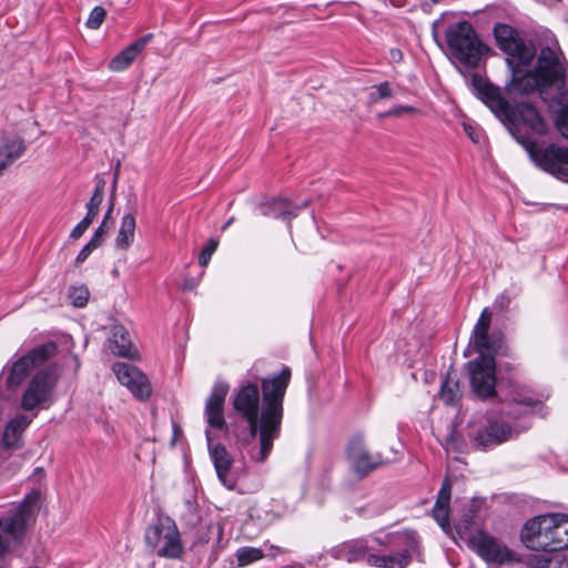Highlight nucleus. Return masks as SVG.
I'll list each match as a JSON object with an SVG mask.
<instances>
[{
  "mask_svg": "<svg viewBox=\"0 0 568 568\" xmlns=\"http://www.w3.org/2000/svg\"><path fill=\"white\" fill-rule=\"evenodd\" d=\"M39 510L38 499H22L18 507L0 518V558L22 542Z\"/></svg>",
  "mask_w": 568,
  "mask_h": 568,
  "instance_id": "nucleus-3",
  "label": "nucleus"
},
{
  "mask_svg": "<svg viewBox=\"0 0 568 568\" xmlns=\"http://www.w3.org/2000/svg\"><path fill=\"white\" fill-rule=\"evenodd\" d=\"M26 151L24 140L17 134L0 135V175L22 156Z\"/></svg>",
  "mask_w": 568,
  "mask_h": 568,
  "instance_id": "nucleus-20",
  "label": "nucleus"
},
{
  "mask_svg": "<svg viewBox=\"0 0 568 568\" xmlns=\"http://www.w3.org/2000/svg\"><path fill=\"white\" fill-rule=\"evenodd\" d=\"M473 392L480 398L496 395V362L494 354L479 355L467 364Z\"/></svg>",
  "mask_w": 568,
  "mask_h": 568,
  "instance_id": "nucleus-8",
  "label": "nucleus"
},
{
  "mask_svg": "<svg viewBox=\"0 0 568 568\" xmlns=\"http://www.w3.org/2000/svg\"><path fill=\"white\" fill-rule=\"evenodd\" d=\"M215 529L217 530L219 537H221L223 529L220 526L215 527L213 523H209L205 524L204 526H201L197 529L196 535L194 537L193 546L206 545L211 540V537Z\"/></svg>",
  "mask_w": 568,
  "mask_h": 568,
  "instance_id": "nucleus-36",
  "label": "nucleus"
},
{
  "mask_svg": "<svg viewBox=\"0 0 568 568\" xmlns=\"http://www.w3.org/2000/svg\"><path fill=\"white\" fill-rule=\"evenodd\" d=\"M219 245V242L214 239H210L206 245L202 248L200 256H199V264L201 266H206L213 255V253L216 251Z\"/></svg>",
  "mask_w": 568,
  "mask_h": 568,
  "instance_id": "nucleus-41",
  "label": "nucleus"
},
{
  "mask_svg": "<svg viewBox=\"0 0 568 568\" xmlns=\"http://www.w3.org/2000/svg\"><path fill=\"white\" fill-rule=\"evenodd\" d=\"M291 379V371L284 367L278 374L263 378L262 403L256 383H243L234 398L233 408L247 423L248 429L236 434L242 452L254 463H264L270 456L274 440L281 435L283 400Z\"/></svg>",
  "mask_w": 568,
  "mask_h": 568,
  "instance_id": "nucleus-1",
  "label": "nucleus"
},
{
  "mask_svg": "<svg viewBox=\"0 0 568 568\" xmlns=\"http://www.w3.org/2000/svg\"><path fill=\"white\" fill-rule=\"evenodd\" d=\"M307 206V202H303L302 205H293L290 201L284 199H273L268 202L262 203L258 207L260 213L264 216L274 219H283L291 221L292 217L296 216L298 212Z\"/></svg>",
  "mask_w": 568,
  "mask_h": 568,
  "instance_id": "nucleus-23",
  "label": "nucleus"
},
{
  "mask_svg": "<svg viewBox=\"0 0 568 568\" xmlns=\"http://www.w3.org/2000/svg\"><path fill=\"white\" fill-rule=\"evenodd\" d=\"M99 246L95 245V240L94 241H89L83 247L82 250L79 252V254L77 255L75 257V263L77 264H81L83 263L88 257L89 255L95 250L98 248Z\"/></svg>",
  "mask_w": 568,
  "mask_h": 568,
  "instance_id": "nucleus-45",
  "label": "nucleus"
},
{
  "mask_svg": "<svg viewBox=\"0 0 568 568\" xmlns=\"http://www.w3.org/2000/svg\"><path fill=\"white\" fill-rule=\"evenodd\" d=\"M477 554L487 562L510 564L515 554L500 540L489 535L479 534L473 539Z\"/></svg>",
  "mask_w": 568,
  "mask_h": 568,
  "instance_id": "nucleus-14",
  "label": "nucleus"
},
{
  "mask_svg": "<svg viewBox=\"0 0 568 568\" xmlns=\"http://www.w3.org/2000/svg\"><path fill=\"white\" fill-rule=\"evenodd\" d=\"M105 184H106V182L103 178L97 176L93 194L85 205V207H87L85 216L90 217L93 221L98 216L100 205L104 199Z\"/></svg>",
  "mask_w": 568,
  "mask_h": 568,
  "instance_id": "nucleus-31",
  "label": "nucleus"
},
{
  "mask_svg": "<svg viewBox=\"0 0 568 568\" xmlns=\"http://www.w3.org/2000/svg\"><path fill=\"white\" fill-rule=\"evenodd\" d=\"M446 41L450 54L467 67H476L487 51V47L468 21L449 26L446 30Z\"/></svg>",
  "mask_w": 568,
  "mask_h": 568,
  "instance_id": "nucleus-5",
  "label": "nucleus"
},
{
  "mask_svg": "<svg viewBox=\"0 0 568 568\" xmlns=\"http://www.w3.org/2000/svg\"><path fill=\"white\" fill-rule=\"evenodd\" d=\"M93 223V220H91L88 216H84L71 231L70 237L73 240L80 239L85 231L90 227V225Z\"/></svg>",
  "mask_w": 568,
  "mask_h": 568,
  "instance_id": "nucleus-43",
  "label": "nucleus"
},
{
  "mask_svg": "<svg viewBox=\"0 0 568 568\" xmlns=\"http://www.w3.org/2000/svg\"><path fill=\"white\" fill-rule=\"evenodd\" d=\"M550 108L556 113L555 124L558 131L568 139V87L552 98Z\"/></svg>",
  "mask_w": 568,
  "mask_h": 568,
  "instance_id": "nucleus-28",
  "label": "nucleus"
},
{
  "mask_svg": "<svg viewBox=\"0 0 568 568\" xmlns=\"http://www.w3.org/2000/svg\"><path fill=\"white\" fill-rule=\"evenodd\" d=\"M531 568H568V564L559 559L548 558L544 555H535L529 559Z\"/></svg>",
  "mask_w": 568,
  "mask_h": 568,
  "instance_id": "nucleus-35",
  "label": "nucleus"
},
{
  "mask_svg": "<svg viewBox=\"0 0 568 568\" xmlns=\"http://www.w3.org/2000/svg\"><path fill=\"white\" fill-rule=\"evenodd\" d=\"M348 459L354 470L361 476H365L383 465L382 456L379 454L372 455L361 436L352 438L348 446Z\"/></svg>",
  "mask_w": 568,
  "mask_h": 568,
  "instance_id": "nucleus-16",
  "label": "nucleus"
},
{
  "mask_svg": "<svg viewBox=\"0 0 568 568\" xmlns=\"http://www.w3.org/2000/svg\"><path fill=\"white\" fill-rule=\"evenodd\" d=\"M32 422V417L27 415H18L9 422L3 432V444L8 448H17L21 446L22 433Z\"/></svg>",
  "mask_w": 568,
  "mask_h": 568,
  "instance_id": "nucleus-27",
  "label": "nucleus"
},
{
  "mask_svg": "<svg viewBox=\"0 0 568 568\" xmlns=\"http://www.w3.org/2000/svg\"><path fill=\"white\" fill-rule=\"evenodd\" d=\"M112 371L118 381L139 400H145L151 396L152 387L149 378L134 365L129 363H115Z\"/></svg>",
  "mask_w": 568,
  "mask_h": 568,
  "instance_id": "nucleus-12",
  "label": "nucleus"
},
{
  "mask_svg": "<svg viewBox=\"0 0 568 568\" xmlns=\"http://www.w3.org/2000/svg\"><path fill=\"white\" fill-rule=\"evenodd\" d=\"M109 341L111 352L114 355L132 359L138 357V351L132 345L129 331L124 326L119 324L112 325Z\"/></svg>",
  "mask_w": 568,
  "mask_h": 568,
  "instance_id": "nucleus-24",
  "label": "nucleus"
},
{
  "mask_svg": "<svg viewBox=\"0 0 568 568\" xmlns=\"http://www.w3.org/2000/svg\"><path fill=\"white\" fill-rule=\"evenodd\" d=\"M230 386L225 382H216L206 399L204 415L209 427L222 430L225 427L224 403Z\"/></svg>",
  "mask_w": 568,
  "mask_h": 568,
  "instance_id": "nucleus-15",
  "label": "nucleus"
},
{
  "mask_svg": "<svg viewBox=\"0 0 568 568\" xmlns=\"http://www.w3.org/2000/svg\"><path fill=\"white\" fill-rule=\"evenodd\" d=\"M439 397L446 405H456L462 398V389L459 382L455 379L450 373L442 384Z\"/></svg>",
  "mask_w": 568,
  "mask_h": 568,
  "instance_id": "nucleus-30",
  "label": "nucleus"
},
{
  "mask_svg": "<svg viewBox=\"0 0 568 568\" xmlns=\"http://www.w3.org/2000/svg\"><path fill=\"white\" fill-rule=\"evenodd\" d=\"M237 567H246L265 557L264 550L256 547L244 546L236 549L234 554Z\"/></svg>",
  "mask_w": 568,
  "mask_h": 568,
  "instance_id": "nucleus-33",
  "label": "nucleus"
},
{
  "mask_svg": "<svg viewBox=\"0 0 568 568\" xmlns=\"http://www.w3.org/2000/svg\"><path fill=\"white\" fill-rule=\"evenodd\" d=\"M0 568H2V567H0Z\"/></svg>",
  "mask_w": 568,
  "mask_h": 568,
  "instance_id": "nucleus-57",
  "label": "nucleus"
},
{
  "mask_svg": "<svg viewBox=\"0 0 568 568\" xmlns=\"http://www.w3.org/2000/svg\"><path fill=\"white\" fill-rule=\"evenodd\" d=\"M550 532V513L528 519L521 530L520 540L529 549L547 551Z\"/></svg>",
  "mask_w": 568,
  "mask_h": 568,
  "instance_id": "nucleus-13",
  "label": "nucleus"
},
{
  "mask_svg": "<svg viewBox=\"0 0 568 568\" xmlns=\"http://www.w3.org/2000/svg\"><path fill=\"white\" fill-rule=\"evenodd\" d=\"M520 403L527 405V406H530L532 404V400L530 398H525L524 400H521Z\"/></svg>",
  "mask_w": 568,
  "mask_h": 568,
  "instance_id": "nucleus-55",
  "label": "nucleus"
},
{
  "mask_svg": "<svg viewBox=\"0 0 568 568\" xmlns=\"http://www.w3.org/2000/svg\"><path fill=\"white\" fill-rule=\"evenodd\" d=\"M206 439L210 447V454L211 458L213 460L216 474L219 476V479L222 481L224 486H226L229 489L234 488V484L229 480L227 475L232 465V458L230 457L227 450L222 445H215L211 447V438L210 433L206 430Z\"/></svg>",
  "mask_w": 568,
  "mask_h": 568,
  "instance_id": "nucleus-25",
  "label": "nucleus"
},
{
  "mask_svg": "<svg viewBox=\"0 0 568 568\" xmlns=\"http://www.w3.org/2000/svg\"><path fill=\"white\" fill-rule=\"evenodd\" d=\"M568 549V515L550 513V532L547 551Z\"/></svg>",
  "mask_w": 568,
  "mask_h": 568,
  "instance_id": "nucleus-21",
  "label": "nucleus"
},
{
  "mask_svg": "<svg viewBox=\"0 0 568 568\" xmlns=\"http://www.w3.org/2000/svg\"><path fill=\"white\" fill-rule=\"evenodd\" d=\"M108 233V226L104 225V222H101V224L98 226V229L94 231L92 237L90 241L95 240V245L100 246Z\"/></svg>",
  "mask_w": 568,
  "mask_h": 568,
  "instance_id": "nucleus-47",
  "label": "nucleus"
},
{
  "mask_svg": "<svg viewBox=\"0 0 568 568\" xmlns=\"http://www.w3.org/2000/svg\"><path fill=\"white\" fill-rule=\"evenodd\" d=\"M153 38L152 33H148L141 37L135 42L128 45L121 52H119L109 63V68L112 71L120 72L128 69L136 57L143 51L149 41Z\"/></svg>",
  "mask_w": 568,
  "mask_h": 568,
  "instance_id": "nucleus-22",
  "label": "nucleus"
},
{
  "mask_svg": "<svg viewBox=\"0 0 568 568\" xmlns=\"http://www.w3.org/2000/svg\"><path fill=\"white\" fill-rule=\"evenodd\" d=\"M491 322V312L485 307L473 329L471 341L479 355L494 354L496 351L495 342L489 337L488 332Z\"/></svg>",
  "mask_w": 568,
  "mask_h": 568,
  "instance_id": "nucleus-18",
  "label": "nucleus"
},
{
  "mask_svg": "<svg viewBox=\"0 0 568 568\" xmlns=\"http://www.w3.org/2000/svg\"><path fill=\"white\" fill-rule=\"evenodd\" d=\"M410 561V556L407 551L397 554L395 556H387L386 568H405Z\"/></svg>",
  "mask_w": 568,
  "mask_h": 568,
  "instance_id": "nucleus-42",
  "label": "nucleus"
},
{
  "mask_svg": "<svg viewBox=\"0 0 568 568\" xmlns=\"http://www.w3.org/2000/svg\"><path fill=\"white\" fill-rule=\"evenodd\" d=\"M478 91L481 101L507 126L538 168L558 178L568 176V149L552 144L542 146L531 139L530 134L546 135L548 132L544 118L531 103L520 101L511 105L491 84H484Z\"/></svg>",
  "mask_w": 568,
  "mask_h": 568,
  "instance_id": "nucleus-2",
  "label": "nucleus"
},
{
  "mask_svg": "<svg viewBox=\"0 0 568 568\" xmlns=\"http://www.w3.org/2000/svg\"><path fill=\"white\" fill-rule=\"evenodd\" d=\"M264 546L267 549V554L265 556L268 557V558H272V559L275 558L278 555H283V554L287 552L286 549L282 548L280 546L272 545L268 541H266L264 544Z\"/></svg>",
  "mask_w": 568,
  "mask_h": 568,
  "instance_id": "nucleus-48",
  "label": "nucleus"
},
{
  "mask_svg": "<svg viewBox=\"0 0 568 568\" xmlns=\"http://www.w3.org/2000/svg\"><path fill=\"white\" fill-rule=\"evenodd\" d=\"M144 542L160 558L181 559L184 555V545L178 525L165 515H159L146 527Z\"/></svg>",
  "mask_w": 568,
  "mask_h": 568,
  "instance_id": "nucleus-4",
  "label": "nucleus"
},
{
  "mask_svg": "<svg viewBox=\"0 0 568 568\" xmlns=\"http://www.w3.org/2000/svg\"><path fill=\"white\" fill-rule=\"evenodd\" d=\"M511 435L513 429L509 424L498 416L488 417L483 426L473 428L470 433L475 445L481 448L500 445L510 439Z\"/></svg>",
  "mask_w": 568,
  "mask_h": 568,
  "instance_id": "nucleus-11",
  "label": "nucleus"
},
{
  "mask_svg": "<svg viewBox=\"0 0 568 568\" xmlns=\"http://www.w3.org/2000/svg\"><path fill=\"white\" fill-rule=\"evenodd\" d=\"M474 518V510H469L467 514L464 515V518L462 519V523L464 527H467Z\"/></svg>",
  "mask_w": 568,
  "mask_h": 568,
  "instance_id": "nucleus-53",
  "label": "nucleus"
},
{
  "mask_svg": "<svg viewBox=\"0 0 568 568\" xmlns=\"http://www.w3.org/2000/svg\"><path fill=\"white\" fill-rule=\"evenodd\" d=\"M323 557H324V555L322 554V555H320V556L317 557V559H318V560H321Z\"/></svg>",
  "mask_w": 568,
  "mask_h": 568,
  "instance_id": "nucleus-56",
  "label": "nucleus"
},
{
  "mask_svg": "<svg viewBox=\"0 0 568 568\" xmlns=\"http://www.w3.org/2000/svg\"><path fill=\"white\" fill-rule=\"evenodd\" d=\"M459 484L460 483L457 479L446 477L442 484L437 497H450L453 494V487L459 486Z\"/></svg>",
  "mask_w": 568,
  "mask_h": 568,
  "instance_id": "nucleus-44",
  "label": "nucleus"
},
{
  "mask_svg": "<svg viewBox=\"0 0 568 568\" xmlns=\"http://www.w3.org/2000/svg\"><path fill=\"white\" fill-rule=\"evenodd\" d=\"M387 556L369 555L367 562L375 567L386 568Z\"/></svg>",
  "mask_w": 568,
  "mask_h": 568,
  "instance_id": "nucleus-49",
  "label": "nucleus"
},
{
  "mask_svg": "<svg viewBox=\"0 0 568 568\" xmlns=\"http://www.w3.org/2000/svg\"><path fill=\"white\" fill-rule=\"evenodd\" d=\"M414 111H415V108H413V106H409V105H398V106H395V108L388 110L385 113H382L379 116L381 118L399 116V115H402L405 112H414Z\"/></svg>",
  "mask_w": 568,
  "mask_h": 568,
  "instance_id": "nucleus-46",
  "label": "nucleus"
},
{
  "mask_svg": "<svg viewBox=\"0 0 568 568\" xmlns=\"http://www.w3.org/2000/svg\"><path fill=\"white\" fill-rule=\"evenodd\" d=\"M494 36L498 47L508 55V61L517 65H529L534 53L526 48L516 30L505 23H497L494 27Z\"/></svg>",
  "mask_w": 568,
  "mask_h": 568,
  "instance_id": "nucleus-10",
  "label": "nucleus"
},
{
  "mask_svg": "<svg viewBox=\"0 0 568 568\" xmlns=\"http://www.w3.org/2000/svg\"><path fill=\"white\" fill-rule=\"evenodd\" d=\"M234 221V217H231L222 227V230H225L226 227H229Z\"/></svg>",
  "mask_w": 568,
  "mask_h": 568,
  "instance_id": "nucleus-54",
  "label": "nucleus"
},
{
  "mask_svg": "<svg viewBox=\"0 0 568 568\" xmlns=\"http://www.w3.org/2000/svg\"><path fill=\"white\" fill-rule=\"evenodd\" d=\"M389 58H390L392 62L398 63L403 59V53H402V51L399 49H390L389 50Z\"/></svg>",
  "mask_w": 568,
  "mask_h": 568,
  "instance_id": "nucleus-52",
  "label": "nucleus"
},
{
  "mask_svg": "<svg viewBox=\"0 0 568 568\" xmlns=\"http://www.w3.org/2000/svg\"><path fill=\"white\" fill-rule=\"evenodd\" d=\"M115 187H116V175L114 176V181H113V187H112V193H111V203H110V206H109L108 211L105 212L104 217L102 220V222H104L105 226H106V222L111 217V214L113 211V197H114V193H115Z\"/></svg>",
  "mask_w": 568,
  "mask_h": 568,
  "instance_id": "nucleus-50",
  "label": "nucleus"
},
{
  "mask_svg": "<svg viewBox=\"0 0 568 568\" xmlns=\"http://www.w3.org/2000/svg\"><path fill=\"white\" fill-rule=\"evenodd\" d=\"M57 353V344L49 342L31 349L28 354L17 359L7 378L9 387L19 386L29 375L32 368L41 365Z\"/></svg>",
  "mask_w": 568,
  "mask_h": 568,
  "instance_id": "nucleus-9",
  "label": "nucleus"
},
{
  "mask_svg": "<svg viewBox=\"0 0 568 568\" xmlns=\"http://www.w3.org/2000/svg\"><path fill=\"white\" fill-rule=\"evenodd\" d=\"M134 231H135V219L132 213H126L123 215L120 229L118 231V235L115 239V244L118 247L125 250L128 248L134 240Z\"/></svg>",
  "mask_w": 568,
  "mask_h": 568,
  "instance_id": "nucleus-29",
  "label": "nucleus"
},
{
  "mask_svg": "<svg viewBox=\"0 0 568 568\" xmlns=\"http://www.w3.org/2000/svg\"><path fill=\"white\" fill-rule=\"evenodd\" d=\"M519 67L516 64V69L513 71V81L508 87L509 95L529 94L535 91H539L542 94L549 88L541 81V77H539L536 70L521 74Z\"/></svg>",
  "mask_w": 568,
  "mask_h": 568,
  "instance_id": "nucleus-17",
  "label": "nucleus"
},
{
  "mask_svg": "<svg viewBox=\"0 0 568 568\" xmlns=\"http://www.w3.org/2000/svg\"><path fill=\"white\" fill-rule=\"evenodd\" d=\"M106 16V11L103 7L97 6L94 7L87 20V27L92 30H97L101 27Z\"/></svg>",
  "mask_w": 568,
  "mask_h": 568,
  "instance_id": "nucleus-38",
  "label": "nucleus"
},
{
  "mask_svg": "<svg viewBox=\"0 0 568 568\" xmlns=\"http://www.w3.org/2000/svg\"><path fill=\"white\" fill-rule=\"evenodd\" d=\"M44 470L43 468H36L32 475L27 480L29 491L24 497H42L47 494V487L44 484Z\"/></svg>",
  "mask_w": 568,
  "mask_h": 568,
  "instance_id": "nucleus-34",
  "label": "nucleus"
},
{
  "mask_svg": "<svg viewBox=\"0 0 568 568\" xmlns=\"http://www.w3.org/2000/svg\"><path fill=\"white\" fill-rule=\"evenodd\" d=\"M185 520L191 526L200 525L202 521V517L197 514V503L196 499H186L185 501Z\"/></svg>",
  "mask_w": 568,
  "mask_h": 568,
  "instance_id": "nucleus-39",
  "label": "nucleus"
},
{
  "mask_svg": "<svg viewBox=\"0 0 568 568\" xmlns=\"http://www.w3.org/2000/svg\"><path fill=\"white\" fill-rule=\"evenodd\" d=\"M373 89H375V92H372L368 97L371 102H377L378 100L389 99L393 97V90L387 81L374 85Z\"/></svg>",
  "mask_w": 568,
  "mask_h": 568,
  "instance_id": "nucleus-40",
  "label": "nucleus"
},
{
  "mask_svg": "<svg viewBox=\"0 0 568 568\" xmlns=\"http://www.w3.org/2000/svg\"><path fill=\"white\" fill-rule=\"evenodd\" d=\"M90 297L89 290L85 286L71 287L69 291V298L75 307H83L87 305Z\"/></svg>",
  "mask_w": 568,
  "mask_h": 568,
  "instance_id": "nucleus-37",
  "label": "nucleus"
},
{
  "mask_svg": "<svg viewBox=\"0 0 568 568\" xmlns=\"http://www.w3.org/2000/svg\"><path fill=\"white\" fill-rule=\"evenodd\" d=\"M58 378L59 374L55 367H47L37 373L28 383L22 395V409L33 410L49 407L53 402V390Z\"/></svg>",
  "mask_w": 568,
  "mask_h": 568,
  "instance_id": "nucleus-6",
  "label": "nucleus"
},
{
  "mask_svg": "<svg viewBox=\"0 0 568 568\" xmlns=\"http://www.w3.org/2000/svg\"><path fill=\"white\" fill-rule=\"evenodd\" d=\"M449 500L450 499H436V503L432 509L434 519L437 521L440 528L447 534L450 532Z\"/></svg>",
  "mask_w": 568,
  "mask_h": 568,
  "instance_id": "nucleus-32",
  "label": "nucleus"
},
{
  "mask_svg": "<svg viewBox=\"0 0 568 568\" xmlns=\"http://www.w3.org/2000/svg\"><path fill=\"white\" fill-rule=\"evenodd\" d=\"M367 547L363 540L353 539L345 541L328 550V554L336 560H346L347 562L358 561L366 557Z\"/></svg>",
  "mask_w": 568,
  "mask_h": 568,
  "instance_id": "nucleus-26",
  "label": "nucleus"
},
{
  "mask_svg": "<svg viewBox=\"0 0 568 568\" xmlns=\"http://www.w3.org/2000/svg\"><path fill=\"white\" fill-rule=\"evenodd\" d=\"M464 130L471 141L478 142L479 135L476 133L475 129L470 124L465 123Z\"/></svg>",
  "mask_w": 568,
  "mask_h": 568,
  "instance_id": "nucleus-51",
  "label": "nucleus"
},
{
  "mask_svg": "<svg viewBox=\"0 0 568 568\" xmlns=\"http://www.w3.org/2000/svg\"><path fill=\"white\" fill-rule=\"evenodd\" d=\"M535 70L541 81L549 88L556 87L558 93L568 87L566 61L556 41L541 48Z\"/></svg>",
  "mask_w": 568,
  "mask_h": 568,
  "instance_id": "nucleus-7",
  "label": "nucleus"
},
{
  "mask_svg": "<svg viewBox=\"0 0 568 568\" xmlns=\"http://www.w3.org/2000/svg\"><path fill=\"white\" fill-rule=\"evenodd\" d=\"M26 151L24 140L17 134L0 135V175L22 156Z\"/></svg>",
  "mask_w": 568,
  "mask_h": 568,
  "instance_id": "nucleus-19",
  "label": "nucleus"
}]
</instances>
